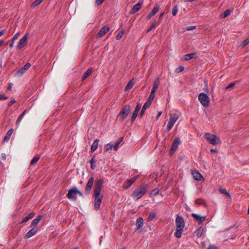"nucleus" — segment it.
Listing matches in <instances>:
<instances>
[{
	"label": "nucleus",
	"mask_w": 249,
	"mask_h": 249,
	"mask_svg": "<svg viewBox=\"0 0 249 249\" xmlns=\"http://www.w3.org/2000/svg\"><path fill=\"white\" fill-rule=\"evenodd\" d=\"M104 180L99 179L96 181L94 188L93 197L94 198V208L97 210L100 208L103 196L101 194Z\"/></svg>",
	"instance_id": "f257e3e1"
},
{
	"label": "nucleus",
	"mask_w": 249,
	"mask_h": 249,
	"mask_svg": "<svg viewBox=\"0 0 249 249\" xmlns=\"http://www.w3.org/2000/svg\"><path fill=\"white\" fill-rule=\"evenodd\" d=\"M185 226V222L183 218L178 215L176 218V230L175 232V235L177 238H180L181 236L182 232Z\"/></svg>",
	"instance_id": "f03ea898"
},
{
	"label": "nucleus",
	"mask_w": 249,
	"mask_h": 249,
	"mask_svg": "<svg viewBox=\"0 0 249 249\" xmlns=\"http://www.w3.org/2000/svg\"><path fill=\"white\" fill-rule=\"evenodd\" d=\"M147 192V185H142L134 190L132 196L136 200L141 198Z\"/></svg>",
	"instance_id": "7ed1b4c3"
},
{
	"label": "nucleus",
	"mask_w": 249,
	"mask_h": 249,
	"mask_svg": "<svg viewBox=\"0 0 249 249\" xmlns=\"http://www.w3.org/2000/svg\"><path fill=\"white\" fill-rule=\"evenodd\" d=\"M78 194L82 197L83 196V193L75 187L69 190L67 194V197L71 200L75 201L77 199V196Z\"/></svg>",
	"instance_id": "20e7f679"
},
{
	"label": "nucleus",
	"mask_w": 249,
	"mask_h": 249,
	"mask_svg": "<svg viewBox=\"0 0 249 249\" xmlns=\"http://www.w3.org/2000/svg\"><path fill=\"white\" fill-rule=\"evenodd\" d=\"M130 110L131 108L129 105H127L124 106L117 116L118 119L122 122L129 114Z\"/></svg>",
	"instance_id": "39448f33"
},
{
	"label": "nucleus",
	"mask_w": 249,
	"mask_h": 249,
	"mask_svg": "<svg viewBox=\"0 0 249 249\" xmlns=\"http://www.w3.org/2000/svg\"><path fill=\"white\" fill-rule=\"evenodd\" d=\"M205 138L213 145H216L221 143L219 137L215 135L207 133L205 134Z\"/></svg>",
	"instance_id": "423d86ee"
},
{
	"label": "nucleus",
	"mask_w": 249,
	"mask_h": 249,
	"mask_svg": "<svg viewBox=\"0 0 249 249\" xmlns=\"http://www.w3.org/2000/svg\"><path fill=\"white\" fill-rule=\"evenodd\" d=\"M198 98L201 104L205 107L209 106L210 104V99L208 96L204 93H200L198 96Z\"/></svg>",
	"instance_id": "0eeeda50"
},
{
	"label": "nucleus",
	"mask_w": 249,
	"mask_h": 249,
	"mask_svg": "<svg viewBox=\"0 0 249 249\" xmlns=\"http://www.w3.org/2000/svg\"><path fill=\"white\" fill-rule=\"evenodd\" d=\"M178 119V116L177 114H172L170 115V118L167 126V129L168 131H170L172 129L175 122Z\"/></svg>",
	"instance_id": "6e6552de"
},
{
	"label": "nucleus",
	"mask_w": 249,
	"mask_h": 249,
	"mask_svg": "<svg viewBox=\"0 0 249 249\" xmlns=\"http://www.w3.org/2000/svg\"><path fill=\"white\" fill-rule=\"evenodd\" d=\"M29 36V34L27 33L22 38L19 40L18 44L17 45V48L18 49H20L22 48L25 47L27 44V38Z\"/></svg>",
	"instance_id": "1a4fd4ad"
},
{
	"label": "nucleus",
	"mask_w": 249,
	"mask_h": 249,
	"mask_svg": "<svg viewBox=\"0 0 249 249\" xmlns=\"http://www.w3.org/2000/svg\"><path fill=\"white\" fill-rule=\"evenodd\" d=\"M31 63H27L17 72V75L18 76H21L31 67Z\"/></svg>",
	"instance_id": "9d476101"
},
{
	"label": "nucleus",
	"mask_w": 249,
	"mask_h": 249,
	"mask_svg": "<svg viewBox=\"0 0 249 249\" xmlns=\"http://www.w3.org/2000/svg\"><path fill=\"white\" fill-rule=\"evenodd\" d=\"M94 179L93 177H91V178H90L88 180V183L85 187V191H86V193L87 194H89L90 191L91 190L93 182H94Z\"/></svg>",
	"instance_id": "9b49d317"
},
{
	"label": "nucleus",
	"mask_w": 249,
	"mask_h": 249,
	"mask_svg": "<svg viewBox=\"0 0 249 249\" xmlns=\"http://www.w3.org/2000/svg\"><path fill=\"white\" fill-rule=\"evenodd\" d=\"M138 176H135L127 180L124 184V187L127 189L137 179Z\"/></svg>",
	"instance_id": "f8f14e48"
},
{
	"label": "nucleus",
	"mask_w": 249,
	"mask_h": 249,
	"mask_svg": "<svg viewBox=\"0 0 249 249\" xmlns=\"http://www.w3.org/2000/svg\"><path fill=\"white\" fill-rule=\"evenodd\" d=\"M37 232V230L35 227H32V229L30 230L24 236V238L26 239L29 238L34 235H35Z\"/></svg>",
	"instance_id": "ddd939ff"
},
{
	"label": "nucleus",
	"mask_w": 249,
	"mask_h": 249,
	"mask_svg": "<svg viewBox=\"0 0 249 249\" xmlns=\"http://www.w3.org/2000/svg\"><path fill=\"white\" fill-rule=\"evenodd\" d=\"M109 30V28L108 26H104L99 31L97 34V36L100 37L104 36Z\"/></svg>",
	"instance_id": "4468645a"
},
{
	"label": "nucleus",
	"mask_w": 249,
	"mask_h": 249,
	"mask_svg": "<svg viewBox=\"0 0 249 249\" xmlns=\"http://www.w3.org/2000/svg\"><path fill=\"white\" fill-rule=\"evenodd\" d=\"M192 215L199 224L201 223L206 219V216H200L196 213H192Z\"/></svg>",
	"instance_id": "2eb2a0df"
},
{
	"label": "nucleus",
	"mask_w": 249,
	"mask_h": 249,
	"mask_svg": "<svg viewBox=\"0 0 249 249\" xmlns=\"http://www.w3.org/2000/svg\"><path fill=\"white\" fill-rule=\"evenodd\" d=\"M43 217V216L41 215H39L37 216V217L35 219H34L32 222V223L30 225V226L31 227H35V228H36V227H37L38 223L39 222V221L42 219Z\"/></svg>",
	"instance_id": "dca6fc26"
},
{
	"label": "nucleus",
	"mask_w": 249,
	"mask_h": 249,
	"mask_svg": "<svg viewBox=\"0 0 249 249\" xmlns=\"http://www.w3.org/2000/svg\"><path fill=\"white\" fill-rule=\"evenodd\" d=\"M142 5V2H139L133 6L132 9H131V11L130 12L131 14H134L140 10V9L141 8Z\"/></svg>",
	"instance_id": "f3484780"
},
{
	"label": "nucleus",
	"mask_w": 249,
	"mask_h": 249,
	"mask_svg": "<svg viewBox=\"0 0 249 249\" xmlns=\"http://www.w3.org/2000/svg\"><path fill=\"white\" fill-rule=\"evenodd\" d=\"M179 143H180L179 139L178 138H176L173 142V143H172V145L171 146V150L175 151L177 149Z\"/></svg>",
	"instance_id": "a211bd4d"
},
{
	"label": "nucleus",
	"mask_w": 249,
	"mask_h": 249,
	"mask_svg": "<svg viewBox=\"0 0 249 249\" xmlns=\"http://www.w3.org/2000/svg\"><path fill=\"white\" fill-rule=\"evenodd\" d=\"M159 6H157L153 8L152 11L150 12L149 15H148L147 18L148 19H150L153 16H154L159 11Z\"/></svg>",
	"instance_id": "6ab92c4d"
},
{
	"label": "nucleus",
	"mask_w": 249,
	"mask_h": 249,
	"mask_svg": "<svg viewBox=\"0 0 249 249\" xmlns=\"http://www.w3.org/2000/svg\"><path fill=\"white\" fill-rule=\"evenodd\" d=\"M160 85V80L159 78H157L153 83V87L152 88L151 92L152 93H155L156 90L159 87V86Z\"/></svg>",
	"instance_id": "aec40b11"
},
{
	"label": "nucleus",
	"mask_w": 249,
	"mask_h": 249,
	"mask_svg": "<svg viewBox=\"0 0 249 249\" xmlns=\"http://www.w3.org/2000/svg\"><path fill=\"white\" fill-rule=\"evenodd\" d=\"M194 178L197 180H201L203 178L202 175L197 171H195L192 173Z\"/></svg>",
	"instance_id": "412c9836"
},
{
	"label": "nucleus",
	"mask_w": 249,
	"mask_h": 249,
	"mask_svg": "<svg viewBox=\"0 0 249 249\" xmlns=\"http://www.w3.org/2000/svg\"><path fill=\"white\" fill-rule=\"evenodd\" d=\"M13 131H14V129L13 128H11L8 131L6 135L4 137V138L3 140L4 142H7L9 140L12 133H13Z\"/></svg>",
	"instance_id": "4be33fe9"
},
{
	"label": "nucleus",
	"mask_w": 249,
	"mask_h": 249,
	"mask_svg": "<svg viewBox=\"0 0 249 249\" xmlns=\"http://www.w3.org/2000/svg\"><path fill=\"white\" fill-rule=\"evenodd\" d=\"M98 142H99V140L98 139H95L93 143H92L91 147V150L90 152L93 153L98 148Z\"/></svg>",
	"instance_id": "5701e85b"
},
{
	"label": "nucleus",
	"mask_w": 249,
	"mask_h": 249,
	"mask_svg": "<svg viewBox=\"0 0 249 249\" xmlns=\"http://www.w3.org/2000/svg\"><path fill=\"white\" fill-rule=\"evenodd\" d=\"M143 224V220L142 218L139 217L136 220V226L139 229L142 227Z\"/></svg>",
	"instance_id": "b1692460"
},
{
	"label": "nucleus",
	"mask_w": 249,
	"mask_h": 249,
	"mask_svg": "<svg viewBox=\"0 0 249 249\" xmlns=\"http://www.w3.org/2000/svg\"><path fill=\"white\" fill-rule=\"evenodd\" d=\"M93 69L92 68L88 69L84 74L82 77V80H85L87 78L92 72Z\"/></svg>",
	"instance_id": "393cba45"
},
{
	"label": "nucleus",
	"mask_w": 249,
	"mask_h": 249,
	"mask_svg": "<svg viewBox=\"0 0 249 249\" xmlns=\"http://www.w3.org/2000/svg\"><path fill=\"white\" fill-rule=\"evenodd\" d=\"M35 214V213H30L28 215H27L23 219L21 223H22L27 222L30 219L32 218L34 216Z\"/></svg>",
	"instance_id": "a878e982"
},
{
	"label": "nucleus",
	"mask_w": 249,
	"mask_h": 249,
	"mask_svg": "<svg viewBox=\"0 0 249 249\" xmlns=\"http://www.w3.org/2000/svg\"><path fill=\"white\" fill-rule=\"evenodd\" d=\"M123 137H120L117 141L116 142H115V143L114 144H113V149L115 150V151H117L118 150V147H119V145H120V144L121 143V142H122L123 140Z\"/></svg>",
	"instance_id": "bb28decb"
},
{
	"label": "nucleus",
	"mask_w": 249,
	"mask_h": 249,
	"mask_svg": "<svg viewBox=\"0 0 249 249\" xmlns=\"http://www.w3.org/2000/svg\"><path fill=\"white\" fill-rule=\"evenodd\" d=\"M196 53H188L184 55L185 60H189L196 57Z\"/></svg>",
	"instance_id": "cd10ccee"
},
{
	"label": "nucleus",
	"mask_w": 249,
	"mask_h": 249,
	"mask_svg": "<svg viewBox=\"0 0 249 249\" xmlns=\"http://www.w3.org/2000/svg\"><path fill=\"white\" fill-rule=\"evenodd\" d=\"M27 112V110H25L18 117V118L17 120V122H16V124L17 125H19L20 123L21 122L22 119H23V117L25 116V115L26 114Z\"/></svg>",
	"instance_id": "c85d7f7f"
},
{
	"label": "nucleus",
	"mask_w": 249,
	"mask_h": 249,
	"mask_svg": "<svg viewBox=\"0 0 249 249\" xmlns=\"http://www.w3.org/2000/svg\"><path fill=\"white\" fill-rule=\"evenodd\" d=\"M232 10L231 9H227L226 10L224 13H223L220 15V17L222 18H224L228 17L230 15V14L231 13Z\"/></svg>",
	"instance_id": "c756f323"
},
{
	"label": "nucleus",
	"mask_w": 249,
	"mask_h": 249,
	"mask_svg": "<svg viewBox=\"0 0 249 249\" xmlns=\"http://www.w3.org/2000/svg\"><path fill=\"white\" fill-rule=\"evenodd\" d=\"M203 231V228L202 227H200L197 229L195 233L197 237H200L202 235Z\"/></svg>",
	"instance_id": "7c9ffc66"
},
{
	"label": "nucleus",
	"mask_w": 249,
	"mask_h": 249,
	"mask_svg": "<svg viewBox=\"0 0 249 249\" xmlns=\"http://www.w3.org/2000/svg\"><path fill=\"white\" fill-rule=\"evenodd\" d=\"M159 25V23H158L157 21H154L152 23V24L151 25V26L149 27V28L147 30V33L150 32L153 29L155 28L157 26Z\"/></svg>",
	"instance_id": "2f4dec72"
},
{
	"label": "nucleus",
	"mask_w": 249,
	"mask_h": 249,
	"mask_svg": "<svg viewBox=\"0 0 249 249\" xmlns=\"http://www.w3.org/2000/svg\"><path fill=\"white\" fill-rule=\"evenodd\" d=\"M156 216V213L154 212H151L150 213L148 217L147 220L148 221H152Z\"/></svg>",
	"instance_id": "473e14b6"
},
{
	"label": "nucleus",
	"mask_w": 249,
	"mask_h": 249,
	"mask_svg": "<svg viewBox=\"0 0 249 249\" xmlns=\"http://www.w3.org/2000/svg\"><path fill=\"white\" fill-rule=\"evenodd\" d=\"M39 159H40L39 156H35V157H34L31 161V163H30L31 165H33L35 164H36L38 161V160Z\"/></svg>",
	"instance_id": "72a5a7b5"
},
{
	"label": "nucleus",
	"mask_w": 249,
	"mask_h": 249,
	"mask_svg": "<svg viewBox=\"0 0 249 249\" xmlns=\"http://www.w3.org/2000/svg\"><path fill=\"white\" fill-rule=\"evenodd\" d=\"M105 148L106 151H109L113 148V144L111 143H107V144L105 145Z\"/></svg>",
	"instance_id": "f704fd0d"
},
{
	"label": "nucleus",
	"mask_w": 249,
	"mask_h": 249,
	"mask_svg": "<svg viewBox=\"0 0 249 249\" xmlns=\"http://www.w3.org/2000/svg\"><path fill=\"white\" fill-rule=\"evenodd\" d=\"M134 85V83L132 81H130L125 88V90H128L131 89Z\"/></svg>",
	"instance_id": "c9c22d12"
},
{
	"label": "nucleus",
	"mask_w": 249,
	"mask_h": 249,
	"mask_svg": "<svg viewBox=\"0 0 249 249\" xmlns=\"http://www.w3.org/2000/svg\"><path fill=\"white\" fill-rule=\"evenodd\" d=\"M96 162V160L95 159V156H93L90 160V163L91 164V168L92 169H94L95 167V165H94V163H95Z\"/></svg>",
	"instance_id": "e433bc0d"
},
{
	"label": "nucleus",
	"mask_w": 249,
	"mask_h": 249,
	"mask_svg": "<svg viewBox=\"0 0 249 249\" xmlns=\"http://www.w3.org/2000/svg\"><path fill=\"white\" fill-rule=\"evenodd\" d=\"M219 192L222 193V194H225V195H226L228 197L230 198L231 197V196L230 195V194L226 191V189H222V188H220L219 190Z\"/></svg>",
	"instance_id": "4c0bfd02"
},
{
	"label": "nucleus",
	"mask_w": 249,
	"mask_h": 249,
	"mask_svg": "<svg viewBox=\"0 0 249 249\" xmlns=\"http://www.w3.org/2000/svg\"><path fill=\"white\" fill-rule=\"evenodd\" d=\"M42 1L43 0H36L32 3L31 6L33 7H35L39 5V4H40Z\"/></svg>",
	"instance_id": "58836bf2"
},
{
	"label": "nucleus",
	"mask_w": 249,
	"mask_h": 249,
	"mask_svg": "<svg viewBox=\"0 0 249 249\" xmlns=\"http://www.w3.org/2000/svg\"><path fill=\"white\" fill-rule=\"evenodd\" d=\"M124 32L123 30L121 31L116 36V39L117 40H120L123 36Z\"/></svg>",
	"instance_id": "ea45409f"
},
{
	"label": "nucleus",
	"mask_w": 249,
	"mask_h": 249,
	"mask_svg": "<svg viewBox=\"0 0 249 249\" xmlns=\"http://www.w3.org/2000/svg\"><path fill=\"white\" fill-rule=\"evenodd\" d=\"M178 12V7L177 5H175L172 10V15L173 16H176Z\"/></svg>",
	"instance_id": "a19ab883"
},
{
	"label": "nucleus",
	"mask_w": 249,
	"mask_h": 249,
	"mask_svg": "<svg viewBox=\"0 0 249 249\" xmlns=\"http://www.w3.org/2000/svg\"><path fill=\"white\" fill-rule=\"evenodd\" d=\"M20 36V33H17L16 34H15L14 36L13 37L12 40L13 42H15V41L18 39L19 36Z\"/></svg>",
	"instance_id": "79ce46f5"
},
{
	"label": "nucleus",
	"mask_w": 249,
	"mask_h": 249,
	"mask_svg": "<svg viewBox=\"0 0 249 249\" xmlns=\"http://www.w3.org/2000/svg\"><path fill=\"white\" fill-rule=\"evenodd\" d=\"M151 103L152 102L147 100L146 102L144 103L142 107H143L144 108H147L150 106Z\"/></svg>",
	"instance_id": "37998d69"
},
{
	"label": "nucleus",
	"mask_w": 249,
	"mask_h": 249,
	"mask_svg": "<svg viewBox=\"0 0 249 249\" xmlns=\"http://www.w3.org/2000/svg\"><path fill=\"white\" fill-rule=\"evenodd\" d=\"M155 93H152L151 92L150 93V96H149L148 98L147 99V100L149 101H150L151 102H152L153 100L154 99V97H155Z\"/></svg>",
	"instance_id": "c03bdc74"
},
{
	"label": "nucleus",
	"mask_w": 249,
	"mask_h": 249,
	"mask_svg": "<svg viewBox=\"0 0 249 249\" xmlns=\"http://www.w3.org/2000/svg\"><path fill=\"white\" fill-rule=\"evenodd\" d=\"M138 112L137 111H134L133 113V115H132V118H131V120H132V122H133L134 121V120L136 119L137 115H138Z\"/></svg>",
	"instance_id": "a18cd8bd"
},
{
	"label": "nucleus",
	"mask_w": 249,
	"mask_h": 249,
	"mask_svg": "<svg viewBox=\"0 0 249 249\" xmlns=\"http://www.w3.org/2000/svg\"><path fill=\"white\" fill-rule=\"evenodd\" d=\"M141 108V104L140 103H137L136 107H135V111L139 112Z\"/></svg>",
	"instance_id": "49530a36"
},
{
	"label": "nucleus",
	"mask_w": 249,
	"mask_h": 249,
	"mask_svg": "<svg viewBox=\"0 0 249 249\" xmlns=\"http://www.w3.org/2000/svg\"><path fill=\"white\" fill-rule=\"evenodd\" d=\"M184 70V68L183 66H180L176 70V72L177 73H179L181 71H182Z\"/></svg>",
	"instance_id": "de8ad7c7"
},
{
	"label": "nucleus",
	"mask_w": 249,
	"mask_h": 249,
	"mask_svg": "<svg viewBox=\"0 0 249 249\" xmlns=\"http://www.w3.org/2000/svg\"><path fill=\"white\" fill-rule=\"evenodd\" d=\"M249 43V40L248 39H246L242 42L241 46H244L245 45H247Z\"/></svg>",
	"instance_id": "09e8293b"
},
{
	"label": "nucleus",
	"mask_w": 249,
	"mask_h": 249,
	"mask_svg": "<svg viewBox=\"0 0 249 249\" xmlns=\"http://www.w3.org/2000/svg\"><path fill=\"white\" fill-rule=\"evenodd\" d=\"M234 86H235V83H231L228 86H227L226 87V89H228L230 88H232L234 87Z\"/></svg>",
	"instance_id": "8fccbe9b"
},
{
	"label": "nucleus",
	"mask_w": 249,
	"mask_h": 249,
	"mask_svg": "<svg viewBox=\"0 0 249 249\" xmlns=\"http://www.w3.org/2000/svg\"><path fill=\"white\" fill-rule=\"evenodd\" d=\"M8 99V97L5 95L4 94H0V100H6Z\"/></svg>",
	"instance_id": "3c124183"
},
{
	"label": "nucleus",
	"mask_w": 249,
	"mask_h": 249,
	"mask_svg": "<svg viewBox=\"0 0 249 249\" xmlns=\"http://www.w3.org/2000/svg\"><path fill=\"white\" fill-rule=\"evenodd\" d=\"M159 193V190L158 189H154L152 191V194L154 196H156V195H158Z\"/></svg>",
	"instance_id": "603ef678"
},
{
	"label": "nucleus",
	"mask_w": 249,
	"mask_h": 249,
	"mask_svg": "<svg viewBox=\"0 0 249 249\" xmlns=\"http://www.w3.org/2000/svg\"><path fill=\"white\" fill-rule=\"evenodd\" d=\"M146 109V108H143V107H142V109L140 113L141 117H142V116L144 114Z\"/></svg>",
	"instance_id": "864d4df0"
},
{
	"label": "nucleus",
	"mask_w": 249,
	"mask_h": 249,
	"mask_svg": "<svg viewBox=\"0 0 249 249\" xmlns=\"http://www.w3.org/2000/svg\"><path fill=\"white\" fill-rule=\"evenodd\" d=\"M105 0H96V3L97 5H100L103 3Z\"/></svg>",
	"instance_id": "5fc2aeb1"
},
{
	"label": "nucleus",
	"mask_w": 249,
	"mask_h": 249,
	"mask_svg": "<svg viewBox=\"0 0 249 249\" xmlns=\"http://www.w3.org/2000/svg\"><path fill=\"white\" fill-rule=\"evenodd\" d=\"M196 27L195 26H189L187 28V30L188 31H191V30H193L195 29H196Z\"/></svg>",
	"instance_id": "6e6d98bb"
},
{
	"label": "nucleus",
	"mask_w": 249,
	"mask_h": 249,
	"mask_svg": "<svg viewBox=\"0 0 249 249\" xmlns=\"http://www.w3.org/2000/svg\"><path fill=\"white\" fill-rule=\"evenodd\" d=\"M16 100L14 99H13L12 101H11L8 104V106L9 107H11L13 104L16 103Z\"/></svg>",
	"instance_id": "4d7b16f0"
},
{
	"label": "nucleus",
	"mask_w": 249,
	"mask_h": 249,
	"mask_svg": "<svg viewBox=\"0 0 249 249\" xmlns=\"http://www.w3.org/2000/svg\"><path fill=\"white\" fill-rule=\"evenodd\" d=\"M195 202L197 204H201L203 202V201L201 199H197L196 200Z\"/></svg>",
	"instance_id": "13d9d810"
},
{
	"label": "nucleus",
	"mask_w": 249,
	"mask_h": 249,
	"mask_svg": "<svg viewBox=\"0 0 249 249\" xmlns=\"http://www.w3.org/2000/svg\"><path fill=\"white\" fill-rule=\"evenodd\" d=\"M5 33V30H2L1 31H0V37L3 36Z\"/></svg>",
	"instance_id": "bf43d9fd"
},
{
	"label": "nucleus",
	"mask_w": 249,
	"mask_h": 249,
	"mask_svg": "<svg viewBox=\"0 0 249 249\" xmlns=\"http://www.w3.org/2000/svg\"><path fill=\"white\" fill-rule=\"evenodd\" d=\"M15 42L11 41V43L9 44L10 48H12L14 47Z\"/></svg>",
	"instance_id": "052dcab7"
},
{
	"label": "nucleus",
	"mask_w": 249,
	"mask_h": 249,
	"mask_svg": "<svg viewBox=\"0 0 249 249\" xmlns=\"http://www.w3.org/2000/svg\"><path fill=\"white\" fill-rule=\"evenodd\" d=\"M12 86H13V84H12V83L10 84V85H9V86L7 88V90H10L12 88Z\"/></svg>",
	"instance_id": "680f3d73"
},
{
	"label": "nucleus",
	"mask_w": 249,
	"mask_h": 249,
	"mask_svg": "<svg viewBox=\"0 0 249 249\" xmlns=\"http://www.w3.org/2000/svg\"><path fill=\"white\" fill-rule=\"evenodd\" d=\"M210 151L211 152H213V153H217V150L215 149H211Z\"/></svg>",
	"instance_id": "e2e57ef3"
},
{
	"label": "nucleus",
	"mask_w": 249,
	"mask_h": 249,
	"mask_svg": "<svg viewBox=\"0 0 249 249\" xmlns=\"http://www.w3.org/2000/svg\"><path fill=\"white\" fill-rule=\"evenodd\" d=\"M208 249H217L216 247L214 246H210Z\"/></svg>",
	"instance_id": "0e129e2a"
},
{
	"label": "nucleus",
	"mask_w": 249,
	"mask_h": 249,
	"mask_svg": "<svg viewBox=\"0 0 249 249\" xmlns=\"http://www.w3.org/2000/svg\"><path fill=\"white\" fill-rule=\"evenodd\" d=\"M164 12H162L161 13H160V17H159V18L160 19H161L163 15H164Z\"/></svg>",
	"instance_id": "69168bd1"
},
{
	"label": "nucleus",
	"mask_w": 249,
	"mask_h": 249,
	"mask_svg": "<svg viewBox=\"0 0 249 249\" xmlns=\"http://www.w3.org/2000/svg\"><path fill=\"white\" fill-rule=\"evenodd\" d=\"M161 113H162V112H161V111H160V112H159L158 113V115H157V119H158V118L160 117V116L161 115Z\"/></svg>",
	"instance_id": "338daca9"
},
{
	"label": "nucleus",
	"mask_w": 249,
	"mask_h": 249,
	"mask_svg": "<svg viewBox=\"0 0 249 249\" xmlns=\"http://www.w3.org/2000/svg\"><path fill=\"white\" fill-rule=\"evenodd\" d=\"M4 43V41L3 40H0V47L1 46V45L3 44Z\"/></svg>",
	"instance_id": "774afa93"
}]
</instances>
